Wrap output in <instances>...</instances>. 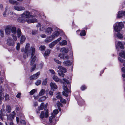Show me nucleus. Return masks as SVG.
Masks as SVG:
<instances>
[{
	"instance_id": "nucleus-17",
	"label": "nucleus",
	"mask_w": 125,
	"mask_h": 125,
	"mask_svg": "<svg viewBox=\"0 0 125 125\" xmlns=\"http://www.w3.org/2000/svg\"><path fill=\"white\" fill-rule=\"evenodd\" d=\"M52 31V28L49 27L46 30L45 33L48 35H49L51 34Z\"/></svg>"
},
{
	"instance_id": "nucleus-63",
	"label": "nucleus",
	"mask_w": 125,
	"mask_h": 125,
	"mask_svg": "<svg viewBox=\"0 0 125 125\" xmlns=\"http://www.w3.org/2000/svg\"><path fill=\"white\" fill-rule=\"evenodd\" d=\"M38 105L37 103L36 102H34L33 106H37Z\"/></svg>"
},
{
	"instance_id": "nucleus-31",
	"label": "nucleus",
	"mask_w": 125,
	"mask_h": 125,
	"mask_svg": "<svg viewBox=\"0 0 125 125\" xmlns=\"http://www.w3.org/2000/svg\"><path fill=\"white\" fill-rule=\"evenodd\" d=\"M45 93V90L43 89H42L39 94V96H41L43 95Z\"/></svg>"
},
{
	"instance_id": "nucleus-44",
	"label": "nucleus",
	"mask_w": 125,
	"mask_h": 125,
	"mask_svg": "<svg viewBox=\"0 0 125 125\" xmlns=\"http://www.w3.org/2000/svg\"><path fill=\"white\" fill-rule=\"evenodd\" d=\"M41 81L40 80H38L35 83V84L37 85H38L41 84Z\"/></svg>"
},
{
	"instance_id": "nucleus-26",
	"label": "nucleus",
	"mask_w": 125,
	"mask_h": 125,
	"mask_svg": "<svg viewBox=\"0 0 125 125\" xmlns=\"http://www.w3.org/2000/svg\"><path fill=\"white\" fill-rule=\"evenodd\" d=\"M6 110L7 112L8 113H10L11 111V107L9 105L6 106Z\"/></svg>"
},
{
	"instance_id": "nucleus-19",
	"label": "nucleus",
	"mask_w": 125,
	"mask_h": 125,
	"mask_svg": "<svg viewBox=\"0 0 125 125\" xmlns=\"http://www.w3.org/2000/svg\"><path fill=\"white\" fill-rule=\"evenodd\" d=\"M44 103H41L40 106L37 111V113H40L39 111L40 110H42L43 109L44 107Z\"/></svg>"
},
{
	"instance_id": "nucleus-27",
	"label": "nucleus",
	"mask_w": 125,
	"mask_h": 125,
	"mask_svg": "<svg viewBox=\"0 0 125 125\" xmlns=\"http://www.w3.org/2000/svg\"><path fill=\"white\" fill-rule=\"evenodd\" d=\"M63 63L65 64L67 66H69L71 65V63L70 62V61L68 60L67 61H64Z\"/></svg>"
},
{
	"instance_id": "nucleus-53",
	"label": "nucleus",
	"mask_w": 125,
	"mask_h": 125,
	"mask_svg": "<svg viewBox=\"0 0 125 125\" xmlns=\"http://www.w3.org/2000/svg\"><path fill=\"white\" fill-rule=\"evenodd\" d=\"M39 25H40V24ZM40 30H41L43 31L45 29V26L42 27L41 26H40Z\"/></svg>"
},
{
	"instance_id": "nucleus-6",
	"label": "nucleus",
	"mask_w": 125,
	"mask_h": 125,
	"mask_svg": "<svg viewBox=\"0 0 125 125\" xmlns=\"http://www.w3.org/2000/svg\"><path fill=\"white\" fill-rule=\"evenodd\" d=\"M58 113V110H54L53 113L52 114L51 116L49 117V121L50 125H54L56 124V121L55 120V115Z\"/></svg>"
},
{
	"instance_id": "nucleus-35",
	"label": "nucleus",
	"mask_w": 125,
	"mask_h": 125,
	"mask_svg": "<svg viewBox=\"0 0 125 125\" xmlns=\"http://www.w3.org/2000/svg\"><path fill=\"white\" fill-rule=\"evenodd\" d=\"M58 74L59 75L63 77L64 75V74L63 73V72L62 71H60V70L58 71Z\"/></svg>"
},
{
	"instance_id": "nucleus-39",
	"label": "nucleus",
	"mask_w": 125,
	"mask_h": 125,
	"mask_svg": "<svg viewBox=\"0 0 125 125\" xmlns=\"http://www.w3.org/2000/svg\"><path fill=\"white\" fill-rule=\"evenodd\" d=\"M86 32L84 30H82L80 33V35L81 36H85L86 35Z\"/></svg>"
},
{
	"instance_id": "nucleus-20",
	"label": "nucleus",
	"mask_w": 125,
	"mask_h": 125,
	"mask_svg": "<svg viewBox=\"0 0 125 125\" xmlns=\"http://www.w3.org/2000/svg\"><path fill=\"white\" fill-rule=\"evenodd\" d=\"M124 15L123 11H119L117 15V17L118 18H120Z\"/></svg>"
},
{
	"instance_id": "nucleus-33",
	"label": "nucleus",
	"mask_w": 125,
	"mask_h": 125,
	"mask_svg": "<svg viewBox=\"0 0 125 125\" xmlns=\"http://www.w3.org/2000/svg\"><path fill=\"white\" fill-rule=\"evenodd\" d=\"M9 15L11 16H16L17 15L15 14L13 11L10 10L9 9Z\"/></svg>"
},
{
	"instance_id": "nucleus-49",
	"label": "nucleus",
	"mask_w": 125,
	"mask_h": 125,
	"mask_svg": "<svg viewBox=\"0 0 125 125\" xmlns=\"http://www.w3.org/2000/svg\"><path fill=\"white\" fill-rule=\"evenodd\" d=\"M12 37H13L14 40L16 41L17 40V38L15 34H12Z\"/></svg>"
},
{
	"instance_id": "nucleus-48",
	"label": "nucleus",
	"mask_w": 125,
	"mask_h": 125,
	"mask_svg": "<svg viewBox=\"0 0 125 125\" xmlns=\"http://www.w3.org/2000/svg\"><path fill=\"white\" fill-rule=\"evenodd\" d=\"M44 65L43 62H41L39 65V67L40 69H42Z\"/></svg>"
},
{
	"instance_id": "nucleus-37",
	"label": "nucleus",
	"mask_w": 125,
	"mask_h": 125,
	"mask_svg": "<svg viewBox=\"0 0 125 125\" xmlns=\"http://www.w3.org/2000/svg\"><path fill=\"white\" fill-rule=\"evenodd\" d=\"M57 105L58 106V108L59 110L60 111H61V109L60 107V106H62V104L60 103V102L58 101L57 103Z\"/></svg>"
},
{
	"instance_id": "nucleus-60",
	"label": "nucleus",
	"mask_w": 125,
	"mask_h": 125,
	"mask_svg": "<svg viewBox=\"0 0 125 125\" xmlns=\"http://www.w3.org/2000/svg\"><path fill=\"white\" fill-rule=\"evenodd\" d=\"M49 94L51 95H53V92L51 91H49Z\"/></svg>"
},
{
	"instance_id": "nucleus-46",
	"label": "nucleus",
	"mask_w": 125,
	"mask_h": 125,
	"mask_svg": "<svg viewBox=\"0 0 125 125\" xmlns=\"http://www.w3.org/2000/svg\"><path fill=\"white\" fill-rule=\"evenodd\" d=\"M36 91V90L35 89H33L31 90L30 92V94L31 95L33 94Z\"/></svg>"
},
{
	"instance_id": "nucleus-61",
	"label": "nucleus",
	"mask_w": 125,
	"mask_h": 125,
	"mask_svg": "<svg viewBox=\"0 0 125 125\" xmlns=\"http://www.w3.org/2000/svg\"><path fill=\"white\" fill-rule=\"evenodd\" d=\"M50 71L51 73L52 74H54L55 73V72L53 70H50Z\"/></svg>"
},
{
	"instance_id": "nucleus-34",
	"label": "nucleus",
	"mask_w": 125,
	"mask_h": 125,
	"mask_svg": "<svg viewBox=\"0 0 125 125\" xmlns=\"http://www.w3.org/2000/svg\"><path fill=\"white\" fill-rule=\"evenodd\" d=\"M67 44V41L65 40H63L60 43V45H66Z\"/></svg>"
},
{
	"instance_id": "nucleus-1",
	"label": "nucleus",
	"mask_w": 125,
	"mask_h": 125,
	"mask_svg": "<svg viewBox=\"0 0 125 125\" xmlns=\"http://www.w3.org/2000/svg\"><path fill=\"white\" fill-rule=\"evenodd\" d=\"M30 46L29 44H26L23 57L24 58H26L31 55V58L32 59L31 61L30 64L32 66L30 69V71L31 72L34 71L36 67V65L34 64L36 59V57L35 56H33L35 51V48L32 47H31L30 48Z\"/></svg>"
},
{
	"instance_id": "nucleus-57",
	"label": "nucleus",
	"mask_w": 125,
	"mask_h": 125,
	"mask_svg": "<svg viewBox=\"0 0 125 125\" xmlns=\"http://www.w3.org/2000/svg\"><path fill=\"white\" fill-rule=\"evenodd\" d=\"M86 88V87L85 85H83L81 87V89L82 90H84Z\"/></svg>"
},
{
	"instance_id": "nucleus-4",
	"label": "nucleus",
	"mask_w": 125,
	"mask_h": 125,
	"mask_svg": "<svg viewBox=\"0 0 125 125\" xmlns=\"http://www.w3.org/2000/svg\"><path fill=\"white\" fill-rule=\"evenodd\" d=\"M63 80L67 84L68 87H69V88H67V86L66 84L64 83V82H63V84H64L63 86V88L64 90L65 91V92H66L67 94H66L64 91H63L62 92V94L64 96L67 97L68 96L67 94H69L70 92V83L68 80L65 79L63 78Z\"/></svg>"
},
{
	"instance_id": "nucleus-22",
	"label": "nucleus",
	"mask_w": 125,
	"mask_h": 125,
	"mask_svg": "<svg viewBox=\"0 0 125 125\" xmlns=\"http://www.w3.org/2000/svg\"><path fill=\"white\" fill-rule=\"evenodd\" d=\"M9 3L12 4L18 5L19 4V2L16 0H9Z\"/></svg>"
},
{
	"instance_id": "nucleus-7",
	"label": "nucleus",
	"mask_w": 125,
	"mask_h": 125,
	"mask_svg": "<svg viewBox=\"0 0 125 125\" xmlns=\"http://www.w3.org/2000/svg\"><path fill=\"white\" fill-rule=\"evenodd\" d=\"M15 113L14 111L12 112L11 114H9L8 115H7V120L10 121V125H14L13 123L12 122V120L15 117Z\"/></svg>"
},
{
	"instance_id": "nucleus-55",
	"label": "nucleus",
	"mask_w": 125,
	"mask_h": 125,
	"mask_svg": "<svg viewBox=\"0 0 125 125\" xmlns=\"http://www.w3.org/2000/svg\"><path fill=\"white\" fill-rule=\"evenodd\" d=\"M21 93H19L16 95V97L18 98H20L21 97Z\"/></svg>"
},
{
	"instance_id": "nucleus-50",
	"label": "nucleus",
	"mask_w": 125,
	"mask_h": 125,
	"mask_svg": "<svg viewBox=\"0 0 125 125\" xmlns=\"http://www.w3.org/2000/svg\"><path fill=\"white\" fill-rule=\"evenodd\" d=\"M47 81V79H45L43 81L42 83V84L43 85H45Z\"/></svg>"
},
{
	"instance_id": "nucleus-11",
	"label": "nucleus",
	"mask_w": 125,
	"mask_h": 125,
	"mask_svg": "<svg viewBox=\"0 0 125 125\" xmlns=\"http://www.w3.org/2000/svg\"><path fill=\"white\" fill-rule=\"evenodd\" d=\"M40 72H38L36 73L35 74L31 76L30 77V80H32L37 79L39 77V75L40 74Z\"/></svg>"
},
{
	"instance_id": "nucleus-30",
	"label": "nucleus",
	"mask_w": 125,
	"mask_h": 125,
	"mask_svg": "<svg viewBox=\"0 0 125 125\" xmlns=\"http://www.w3.org/2000/svg\"><path fill=\"white\" fill-rule=\"evenodd\" d=\"M46 97L45 96H43L39 99L38 101L39 102H41L44 101L46 99Z\"/></svg>"
},
{
	"instance_id": "nucleus-8",
	"label": "nucleus",
	"mask_w": 125,
	"mask_h": 125,
	"mask_svg": "<svg viewBox=\"0 0 125 125\" xmlns=\"http://www.w3.org/2000/svg\"><path fill=\"white\" fill-rule=\"evenodd\" d=\"M49 116L48 111V110H44V111H42L40 117L42 119L44 117H47Z\"/></svg>"
},
{
	"instance_id": "nucleus-54",
	"label": "nucleus",
	"mask_w": 125,
	"mask_h": 125,
	"mask_svg": "<svg viewBox=\"0 0 125 125\" xmlns=\"http://www.w3.org/2000/svg\"><path fill=\"white\" fill-rule=\"evenodd\" d=\"M20 47V45L19 43H18L16 47V49L17 50H19Z\"/></svg>"
},
{
	"instance_id": "nucleus-51",
	"label": "nucleus",
	"mask_w": 125,
	"mask_h": 125,
	"mask_svg": "<svg viewBox=\"0 0 125 125\" xmlns=\"http://www.w3.org/2000/svg\"><path fill=\"white\" fill-rule=\"evenodd\" d=\"M0 35L1 37H3L4 36V31L2 30H0Z\"/></svg>"
},
{
	"instance_id": "nucleus-9",
	"label": "nucleus",
	"mask_w": 125,
	"mask_h": 125,
	"mask_svg": "<svg viewBox=\"0 0 125 125\" xmlns=\"http://www.w3.org/2000/svg\"><path fill=\"white\" fill-rule=\"evenodd\" d=\"M116 48L117 51H119V48L118 47H120L122 49H124V46L122 43L120 42L119 41L117 43H116Z\"/></svg>"
},
{
	"instance_id": "nucleus-25",
	"label": "nucleus",
	"mask_w": 125,
	"mask_h": 125,
	"mask_svg": "<svg viewBox=\"0 0 125 125\" xmlns=\"http://www.w3.org/2000/svg\"><path fill=\"white\" fill-rule=\"evenodd\" d=\"M119 55L121 57L125 58V52L124 51H121L119 53Z\"/></svg>"
},
{
	"instance_id": "nucleus-21",
	"label": "nucleus",
	"mask_w": 125,
	"mask_h": 125,
	"mask_svg": "<svg viewBox=\"0 0 125 125\" xmlns=\"http://www.w3.org/2000/svg\"><path fill=\"white\" fill-rule=\"evenodd\" d=\"M60 51L61 52L64 54H66L65 53H67L68 52V49L64 47L61 48Z\"/></svg>"
},
{
	"instance_id": "nucleus-45",
	"label": "nucleus",
	"mask_w": 125,
	"mask_h": 125,
	"mask_svg": "<svg viewBox=\"0 0 125 125\" xmlns=\"http://www.w3.org/2000/svg\"><path fill=\"white\" fill-rule=\"evenodd\" d=\"M54 60L56 62L59 64H61V62L56 59H54Z\"/></svg>"
},
{
	"instance_id": "nucleus-24",
	"label": "nucleus",
	"mask_w": 125,
	"mask_h": 125,
	"mask_svg": "<svg viewBox=\"0 0 125 125\" xmlns=\"http://www.w3.org/2000/svg\"><path fill=\"white\" fill-rule=\"evenodd\" d=\"M58 69L60 70V71H62L63 73H65L66 72V69L62 67L61 66H59L58 67Z\"/></svg>"
},
{
	"instance_id": "nucleus-29",
	"label": "nucleus",
	"mask_w": 125,
	"mask_h": 125,
	"mask_svg": "<svg viewBox=\"0 0 125 125\" xmlns=\"http://www.w3.org/2000/svg\"><path fill=\"white\" fill-rule=\"evenodd\" d=\"M53 79L55 82H58L59 81L60 79L56 76L54 75L52 77Z\"/></svg>"
},
{
	"instance_id": "nucleus-40",
	"label": "nucleus",
	"mask_w": 125,
	"mask_h": 125,
	"mask_svg": "<svg viewBox=\"0 0 125 125\" xmlns=\"http://www.w3.org/2000/svg\"><path fill=\"white\" fill-rule=\"evenodd\" d=\"M121 70L123 73H125V68L123 67L122 68ZM122 77L124 78V80L125 81V74H123Z\"/></svg>"
},
{
	"instance_id": "nucleus-58",
	"label": "nucleus",
	"mask_w": 125,
	"mask_h": 125,
	"mask_svg": "<svg viewBox=\"0 0 125 125\" xmlns=\"http://www.w3.org/2000/svg\"><path fill=\"white\" fill-rule=\"evenodd\" d=\"M56 97L57 98L59 99H60L62 98V97L60 94H59L58 95H57Z\"/></svg>"
},
{
	"instance_id": "nucleus-47",
	"label": "nucleus",
	"mask_w": 125,
	"mask_h": 125,
	"mask_svg": "<svg viewBox=\"0 0 125 125\" xmlns=\"http://www.w3.org/2000/svg\"><path fill=\"white\" fill-rule=\"evenodd\" d=\"M60 102L61 103L64 104H65L66 103V101L65 99L62 98L60 99Z\"/></svg>"
},
{
	"instance_id": "nucleus-2",
	"label": "nucleus",
	"mask_w": 125,
	"mask_h": 125,
	"mask_svg": "<svg viewBox=\"0 0 125 125\" xmlns=\"http://www.w3.org/2000/svg\"><path fill=\"white\" fill-rule=\"evenodd\" d=\"M21 17L18 19L17 21L20 22H27L28 23H34L37 21V20L33 18V16L31 15L30 12L28 11H24L21 15Z\"/></svg>"
},
{
	"instance_id": "nucleus-43",
	"label": "nucleus",
	"mask_w": 125,
	"mask_h": 125,
	"mask_svg": "<svg viewBox=\"0 0 125 125\" xmlns=\"http://www.w3.org/2000/svg\"><path fill=\"white\" fill-rule=\"evenodd\" d=\"M38 33L37 30H33L32 31V34L33 35H35Z\"/></svg>"
},
{
	"instance_id": "nucleus-3",
	"label": "nucleus",
	"mask_w": 125,
	"mask_h": 125,
	"mask_svg": "<svg viewBox=\"0 0 125 125\" xmlns=\"http://www.w3.org/2000/svg\"><path fill=\"white\" fill-rule=\"evenodd\" d=\"M114 28L115 31V34L119 39L122 38L123 36L120 33L121 29L124 27L123 23L122 22H117L114 25Z\"/></svg>"
},
{
	"instance_id": "nucleus-42",
	"label": "nucleus",
	"mask_w": 125,
	"mask_h": 125,
	"mask_svg": "<svg viewBox=\"0 0 125 125\" xmlns=\"http://www.w3.org/2000/svg\"><path fill=\"white\" fill-rule=\"evenodd\" d=\"M21 125H25L26 122L23 120H21L20 121Z\"/></svg>"
},
{
	"instance_id": "nucleus-18",
	"label": "nucleus",
	"mask_w": 125,
	"mask_h": 125,
	"mask_svg": "<svg viewBox=\"0 0 125 125\" xmlns=\"http://www.w3.org/2000/svg\"><path fill=\"white\" fill-rule=\"evenodd\" d=\"M60 34L59 32L58 31H55L51 35L52 39H54L55 37H57Z\"/></svg>"
},
{
	"instance_id": "nucleus-28",
	"label": "nucleus",
	"mask_w": 125,
	"mask_h": 125,
	"mask_svg": "<svg viewBox=\"0 0 125 125\" xmlns=\"http://www.w3.org/2000/svg\"><path fill=\"white\" fill-rule=\"evenodd\" d=\"M50 52V50H47L45 51V52L44 55L45 56H48L49 55Z\"/></svg>"
},
{
	"instance_id": "nucleus-23",
	"label": "nucleus",
	"mask_w": 125,
	"mask_h": 125,
	"mask_svg": "<svg viewBox=\"0 0 125 125\" xmlns=\"http://www.w3.org/2000/svg\"><path fill=\"white\" fill-rule=\"evenodd\" d=\"M53 39H52V38L51 37H49L46 38L44 41L45 42L48 43L51 42Z\"/></svg>"
},
{
	"instance_id": "nucleus-13",
	"label": "nucleus",
	"mask_w": 125,
	"mask_h": 125,
	"mask_svg": "<svg viewBox=\"0 0 125 125\" xmlns=\"http://www.w3.org/2000/svg\"><path fill=\"white\" fill-rule=\"evenodd\" d=\"M9 9L8 7H6L5 10L3 14L4 17H7L9 15Z\"/></svg>"
},
{
	"instance_id": "nucleus-14",
	"label": "nucleus",
	"mask_w": 125,
	"mask_h": 125,
	"mask_svg": "<svg viewBox=\"0 0 125 125\" xmlns=\"http://www.w3.org/2000/svg\"><path fill=\"white\" fill-rule=\"evenodd\" d=\"M7 43L10 46H13L14 43L11 38H9L7 40Z\"/></svg>"
},
{
	"instance_id": "nucleus-62",
	"label": "nucleus",
	"mask_w": 125,
	"mask_h": 125,
	"mask_svg": "<svg viewBox=\"0 0 125 125\" xmlns=\"http://www.w3.org/2000/svg\"><path fill=\"white\" fill-rule=\"evenodd\" d=\"M5 97L6 99H8L9 98V95L8 94H6L5 95Z\"/></svg>"
},
{
	"instance_id": "nucleus-32",
	"label": "nucleus",
	"mask_w": 125,
	"mask_h": 125,
	"mask_svg": "<svg viewBox=\"0 0 125 125\" xmlns=\"http://www.w3.org/2000/svg\"><path fill=\"white\" fill-rule=\"evenodd\" d=\"M25 36H22L21 37L20 43H22L23 42H24L25 39Z\"/></svg>"
},
{
	"instance_id": "nucleus-38",
	"label": "nucleus",
	"mask_w": 125,
	"mask_h": 125,
	"mask_svg": "<svg viewBox=\"0 0 125 125\" xmlns=\"http://www.w3.org/2000/svg\"><path fill=\"white\" fill-rule=\"evenodd\" d=\"M17 34L19 38V37L21 35V32L20 30L19 29L17 30Z\"/></svg>"
},
{
	"instance_id": "nucleus-5",
	"label": "nucleus",
	"mask_w": 125,
	"mask_h": 125,
	"mask_svg": "<svg viewBox=\"0 0 125 125\" xmlns=\"http://www.w3.org/2000/svg\"><path fill=\"white\" fill-rule=\"evenodd\" d=\"M5 31L6 34L7 35L10 34L11 32L12 33L15 34L16 33V29L14 26H8L6 28Z\"/></svg>"
},
{
	"instance_id": "nucleus-41",
	"label": "nucleus",
	"mask_w": 125,
	"mask_h": 125,
	"mask_svg": "<svg viewBox=\"0 0 125 125\" xmlns=\"http://www.w3.org/2000/svg\"><path fill=\"white\" fill-rule=\"evenodd\" d=\"M45 47L44 45H41L40 47V50L41 51H43L45 50Z\"/></svg>"
},
{
	"instance_id": "nucleus-10",
	"label": "nucleus",
	"mask_w": 125,
	"mask_h": 125,
	"mask_svg": "<svg viewBox=\"0 0 125 125\" xmlns=\"http://www.w3.org/2000/svg\"><path fill=\"white\" fill-rule=\"evenodd\" d=\"M13 8L16 10L20 11L24 10H25V8L23 6L19 5H15L13 7Z\"/></svg>"
},
{
	"instance_id": "nucleus-52",
	"label": "nucleus",
	"mask_w": 125,
	"mask_h": 125,
	"mask_svg": "<svg viewBox=\"0 0 125 125\" xmlns=\"http://www.w3.org/2000/svg\"><path fill=\"white\" fill-rule=\"evenodd\" d=\"M119 60L121 62H125V61L122 59V58L120 57L118 58Z\"/></svg>"
},
{
	"instance_id": "nucleus-56",
	"label": "nucleus",
	"mask_w": 125,
	"mask_h": 125,
	"mask_svg": "<svg viewBox=\"0 0 125 125\" xmlns=\"http://www.w3.org/2000/svg\"><path fill=\"white\" fill-rule=\"evenodd\" d=\"M3 96L2 95V94L1 93H0V100H2L3 99Z\"/></svg>"
},
{
	"instance_id": "nucleus-59",
	"label": "nucleus",
	"mask_w": 125,
	"mask_h": 125,
	"mask_svg": "<svg viewBox=\"0 0 125 125\" xmlns=\"http://www.w3.org/2000/svg\"><path fill=\"white\" fill-rule=\"evenodd\" d=\"M40 36L42 38H45L46 36V35L45 34H41L40 35Z\"/></svg>"
},
{
	"instance_id": "nucleus-36",
	"label": "nucleus",
	"mask_w": 125,
	"mask_h": 125,
	"mask_svg": "<svg viewBox=\"0 0 125 125\" xmlns=\"http://www.w3.org/2000/svg\"><path fill=\"white\" fill-rule=\"evenodd\" d=\"M58 74L59 75L63 77L64 75V74L63 73V72L62 71H60V70L58 71Z\"/></svg>"
},
{
	"instance_id": "nucleus-15",
	"label": "nucleus",
	"mask_w": 125,
	"mask_h": 125,
	"mask_svg": "<svg viewBox=\"0 0 125 125\" xmlns=\"http://www.w3.org/2000/svg\"><path fill=\"white\" fill-rule=\"evenodd\" d=\"M59 56L60 58L62 59H68L69 58V56H68L66 54H64L63 53L62 54H60L59 55Z\"/></svg>"
},
{
	"instance_id": "nucleus-12",
	"label": "nucleus",
	"mask_w": 125,
	"mask_h": 125,
	"mask_svg": "<svg viewBox=\"0 0 125 125\" xmlns=\"http://www.w3.org/2000/svg\"><path fill=\"white\" fill-rule=\"evenodd\" d=\"M62 39V38L60 37L57 39L56 40L51 43L49 45V47L50 48H52L59 41Z\"/></svg>"
},
{
	"instance_id": "nucleus-64",
	"label": "nucleus",
	"mask_w": 125,
	"mask_h": 125,
	"mask_svg": "<svg viewBox=\"0 0 125 125\" xmlns=\"http://www.w3.org/2000/svg\"><path fill=\"white\" fill-rule=\"evenodd\" d=\"M16 121L17 123H18L19 121V117H16Z\"/></svg>"
},
{
	"instance_id": "nucleus-16",
	"label": "nucleus",
	"mask_w": 125,
	"mask_h": 125,
	"mask_svg": "<svg viewBox=\"0 0 125 125\" xmlns=\"http://www.w3.org/2000/svg\"><path fill=\"white\" fill-rule=\"evenodd\" d=\"M50 85L51 89L53 91L54 90L56 89L57 88V86L55 83L51 82Z\"/></svg>"
}]
</instances>
